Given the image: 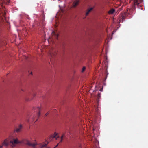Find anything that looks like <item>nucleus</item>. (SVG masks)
I'll return each instance as SVG.
<instances>
[{
    "instance_id": "13",
    "label": "nucleus",
    "mask_w": 148,
    "mask_h": 148,
    "mask_svg": "<svg viewBox=\"0 0 148 148\" xmlns=\"http://www.w3.org/2000/svg\"><path fill=\"white\" fill-rule=\"evenodd\" d=\"M37 109L39 111V112L38 113V117H39L40 115V107H37Z\"/></svg>"
},
{
    "instance_id": "2",
    "label": "nucleus",
    "mask_w": 148,
    "mask_h": 148,
    "mask_svg": "<svg viewBox=\"0 0 148 148\" xmlns=\"http://www.w3.org/2000/svg\"><path fill=\"white\" fill-rule=\"evenodd\" d=\"M143 0H133V7L134 9H135L136 6H140L141 3L142 2Z\"/></svg>"
},
{
    "instance_id": "11",
    "label": "nucleus",
    "mask_w": 148,
    "mask_h": 148,
    "mask_svg": "<svg viewBox=\"0 0 148 148\" xmlns=\"http://www.w3.org/2000/svg\"><path fill=\"white\" fill-rule=\"evenodd\" d=\"M92 9H93V8H90L89 9H88L87 10V12H86V16H87L88 14H89L91 10H92Z\"/></svg>"
},
{
    "instance_id": "15",
    "label": "nucleus",
    "mask_w": 148,
    "mask_h": 148,
    "mask_svg": "<svg viewBox=\"0 0 148 148\" xmlns=\"http://www.w3.org/2000/svg\"><path fill=\"white\" fill-rule=\"evenodd\" d=\"M86 69V67H83V68H82V72H83Z\"/></svg>"
},
{
    "instance_id": "19",
    "label": "nucleus",
    "mask_w": 148,
    "mask_h": 148,
    "mask_svg": "<svg viewBox=\"0 0 148 148\" xmlns=\"http://www.w3.org/2000/svg\"><path fill=\"white\" fill-rule=\"evenodd\" d=\"M59 143H58L57 144V145H56V147H54V148H56V147H57V146L58 145V144H59Z\"/></svg>"
},
{
    "instance_id": "12",
    "label": "nucleus",
    "mask_w": 148,
    "mask_h": 148,
    "mask_svg": "<svg viewBox=\"0 0 148 148\" xmlns=\"http://www.w3.org/2000/svg\"><path fill=\"white\" fill-rule=\"evenodd\" d=\"M115 11V10L114 9H112L108 12L109 14H112Z\"/></svg>"
},
{
    "instance_id": "24",
    "label": "nucleus",
    "mask_w": 148,
    "mask_h": 148,
    "mask_svg": "<svg viewBox=\"0 0 148 148\" xmlns=\"http://www.w3.org/2000/svg\"><path fill=\"white\" fill-rule=\"evenodd\" d=\"M30 74H31L32 75V72H31V73H30Z\"/></svg>"
},
{
    "instance_id": "17",
    "label": "nucleus",
    "mask_w": 148,
    "mask_h": 148,
    "mask_svg": "<svg viewBox=\"0 0 148 148\" xmlns=\"http://www.w3.org/2000/svg\"><path fill=\"white\" fill-rule=\"evenodd\" d=\"M49 114V113L48 112L45 114V116H47V115H48Z\"/></svg>"
},
{
    "instance_id": "5",
    "label": "nucleus",
    "mask_w": 148,
    "mask_h": 148,
    "mask_svg": "<svg viewBox=\"0 0 148 148\" xmlns=\"http://www.w3.org/2000/svg\"><path fill=\"white\" fill-rule=\"evenodd\" d=\"M128 14V13L126 12H125L123 14L121 15V17L119 20V22H123V20L124 19L125 17L127 16Z\"/></svg>"
},
{
    "instance_id": "22",
    "label": "nucleus",
    "mask_w": 148,
    "mask_h": 148,
    "mask_svg": "<svg viewBox=\"0 0 148 148\" xmlns=\"http://www.w3.org/2000/svg\"><path fill=\"white\" fill-rule=\"evenodd\" d=\"M0 148H2V146H0Z\"/></svg>"
},
{
    "instance_id": "8",
    "label": "nucleus",
    "mask_w": 148,
    "mask_h": 148,
    "mask_svg": "<svg viewBox=\"0 0 148 148\" xmlns=\"http://www.w3.org/2000/svg\"><path fill=\"white\" fill-rule=\"evenodd\" d=\"M79 0H75L73 2V7H75L79 3Z\"/></svg>"
},
{
    "instance_id": "9",
    "label": "nucleus",
    "mask_w": 148,
    "mask_h": 148,
    "mask_svg": "<svg viewBox=\"0 0 148 148\" xmlns=\"http://www.w3.org/2000/svg\"><path fill=\"white\" fill-rule=\"evenodd\" d=\"M57 134H58L57 133L55 132L54 134L51 135V136L49 137V140L51 141L52 140V139L53 138H56Z\"/></svg>"
},
{
    "instance_id": "4",
    "label": "nucleus",
    "mask_w": 148,
    "mask_h": 148,
    "mask_svg": "<svg viewBox=\"0 0 148 148\" xmlns=\"http://www.w3.org/2000/svg\"><path fill=\"white\" fill-rule=\"evenodd\" d=\"M49 142L47 141L46 140L45 142L41 143L39 144V145L41 148H43L46 147V148H50V147L47 146V145L49 143Z\"/></svg>"
},
{
    "instance_id": "16",
    "label": "nucleus",
    "mask_w": 148,
    "mask_h": 148,
    "mask_svg": "<svg viewBox=\"0 0 148 148\" xmlns=\"http://www.w3.org/2000/svg\"><path fill=\"white\" fill-rule=\"evenodd\" d=\"M64 136V135H63L61 136V140L60 141V142H62V140H63V137Z\"/></svg>"
},
{
    "instance_id": "23",
    "label": "nucleus",
    "mask_w": 148,
    "mask_h": 148,
    "mask_svg": "<svg viewBox=\"0 0 148 148\" xmlns=\"http://www.w3.org/2000/svg\"><path fill=\"white\" fill-rule=\"evenodd\" d=\"M21 90L23 91H24V90L23 89H21Z\"/></svg>"
},
{
    "instance_id": "10",
    "label": "nucleus",
    "mask_w": 148,
    "mask_h": 148,
    "mask_svg": "<svg viewBox=\"0 0 148 148\" xmlns=\"http://www.w3.org/2000/svg\"><path fill=\"white\" fill-rule=\"evenodd\" d=\"M22 128V125H20L18 128L16 129L15 131L17 132H19Z\"/></svg>"
},
{
    "instance_id": "21",
    "label": "nucleus",
    "mask_w": 148,
    "mask_h": 148,
    "mask_svg": "<svg viewBox=\"0 0 148 148\" xmlns=\"http://www.w3.org/2000/svg\"><path fill=\"white\" fill-rule=\"evenodd\" d=\"M36 95V94H33V96L34 97Z\"/></svg>"
},
{
    "instance_id": "20",
    "label": "nucleus",
    "mask_w": 148,
    "mask_h": 148,
    "mask_svg": "<svg viewBox=\"0 0 148 148\" xmlns=\"http://www.w3.org/2000/svg\"><path fill=\"white\" fill-rule=\"evenodd\" d=\"M56 37H57V38H58V34H56Z\"/></svg>"
},
{
    "instance_id": "14",
    "label": "nucleus",
    "mask_w": 148,
    "mask_h": 148,
    "mask_svg": "<svg viewBox=\"0 0 148 148\" xmlns=\"http://www.w3.org/2000/svg\"><path fill=\"white\" fill-rule=\"evenodd\" d=\"M101 97V93H98L97 95V98L99 100L100 99Z\"/></svg>"
},
{
    "instance_id": "25",
    "label": "nucleus",
    "mask_w": 148,
    "mask_h": 148,
    "mask_svg": "<svg viewBox=\"0 0 148 148\" xmlns=\"http://www.w3.org/2000/svg\"><path fill=\"white\" fill-rule=\"evenodd\" d=\"M37 120H36V121H35V122H36V121H37Z\"/></svg>"
},
{
    "instance_id": "26",
    "label": "nucleus",
    "mask_w": 148,
    "mask_h": 148,
    "mask_svg": "<svg viewBox=\"0 0 148 148\" xmlns=\"http://www.w3.org/2000/svg\"><path fill=\"white\" fill-rule=\"evenodd\" d=\"M100 91H101V90H100Z\"/></svg>"
},
{
    "instance_id": "27",
    "label": "nucleus",
    "mask_w": 148,
    "mask_h": 148,
    "mask_svg": "<svg viewBox=\"0 0 148 148\" xmlns=\"http://www.w3.org/2000/svg\"><path fill=\"white\" fill-rule=\"evenodd\" d=\"M5 14V13H4V15Z\"/></svg>"
},
{
    "instance_id": "18",
    "label": "nucleus",
    "mask_w": 148,
    "mask_h": 148,
    "mask_svg": "<svg viewBox=\"0 0 148 148\" xmlns=\"http://www.w3.org/2000/svg\"><path fill=\"white\" fill-rule=\"evenodd\" d=\"M52 33L53 34H56L55 33L54 31H52Z\"/></svg>"
},
{
    "instance_id": "7",
    "label": "nucleus",
    "mask_w": 148,
    "mask_h": 148,
    "mask_svg": "<svg viewBox=\"0 0 148 148\" xmlns=\"http://www.w3.org/2000/svg\"><path fill=\"white\" fill-rule=\"evenodd\" d=\"M9 144V141L6 139L4 140L1 146H2V147L3 145L7 146Z\"/></svg>"
},
{
    "instance_id": "6",
    "label": "nucleus",
    "mask_w": 148,
    "mask_h": 148,
    "mask_svg": "<svg viewBox=\"0 0 148 148\" xmlns=\"http://www.w3.org/2000/svg\"><path fill=\"white\" fill-rule=\"evenodd\" d=\"M10 143L12 145L15 144H17L18 143H21V142L18 140V139L17 138H14L12 140H11Z\"/></svg>"
},
{
    "instance_id": "1",
    "label": "nucleus",
    "mask_w": 148,
    "mask_h": 148,
    "mask_svg": "<svg viewBox=\"0 0 148 148\" xmlns=\"http://www.w3.org/2000/svg\"><path fill=\"white\" fill-rule=\"evenodd\" d=\"M23 143L27 145H28L32 147H34L37 145L36 143H31L29 140L27 139H25L23 141Z\"/></svg>"
},
{
    "instance_id": "3",
    "label": "nucleus",
    "mask_w": 148,
    "mask_h": 148,
    "mask_svg": "<svg viewBox=\"0 0 148 148\" xmlns=\"http://www.w3.org/2000/svg\"><path fill=\"white\" fill-rule=\"evenodd\" d=\"M57 50L55 49L52 48L50 51L49 54L52 58L54 57L57 54Z\"/></svg>"
}]
</instances>
